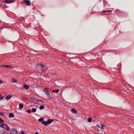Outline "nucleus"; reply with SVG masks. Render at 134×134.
Returning <instances> with one entry per match:
<instances>
[{
	"label": "nucleus",
	"instance_id": "14",
	"mask_svg": "<svg viewBox=\"0 0 134 134\" xmlns=\"http://www.w3.org/2000/svg\"><path fill=\"white\" fill-rule=\"evenodd\" d=\"M44 120V119L43 118H40L38 120V121H39L40 122H42L43 121V120Z\"/></svg>",
	"mask_w": 134,
	"mask_h": 134
},
{
	"label": "nucleus",
	"instance_id": "18",
	"mask_svg": "<svg viewBox=\"0 0 134 134\" xmlns=\"http://www.w3.org/2000/svg\"><path fill=\"white\" fill-rule=\"evenodd\" d=\"M36 111V108H34L32 109V111L33 112H35Z\"/></svg>",
	"mask_w": 134,
	"mask_h": 134
},
{
	"label": "nucleus",
	"instance_id": "31",
	"mask_svg": "<svg viewBox=\"0 0 134 134\" xmlns=\"http://www.w3.org/2000/svg\"><path fill=\"white\" fill-rule=\"evenodd\" d=\"M1 132V131H0V132Z\"/></svg>",
	"mask_w": 134,
	"mask_h": 134
},
{
	"label": "nucleus",
	"instance_id": "13",
	"mask_svg": "<svg viewBox=\"0 0 134 134\" xmlns=\"http://www.w3.org/2000/svg\"><path fill=\"white\" fill-rule=\"evenodd\" d=\"M105 126L103 124H101L100 127V129L101 130H102L104 129V127Z\"/></svg>",
	"mask_w": 134,
	"mask_h": 134
},
{
	"label": "nucleus",
	"instance_id": "15",
	"mask_svg": "<svg viewBox=\"0 0 134 134\" xmlns=\"http://www.w3.org/2000/svg\"><path fill=\"white\" fill-rule=\"evenodd\" d=\"M92 119L91 118H89L87 119V121L89 122H91L92 121Z\"/></svg>",
	"mask_w": 134,
	"mask_h": 134
},
{
	"label": "nucleus",
	"instance_id": "12",
	"mask_svg": "<svg viewBox=\"0 0 134 134\" xmlns=\"http://www.w3.org/2000/svg\"><path fill=\"white\" fill-rule=\"evenodd\" d=\"M53 120H52L49 119L47 120V121L48 122V124H49L52 122Z\"/></svg>",
	"mask_w": 134,
	"mask_h": 134
},
{
	"label": "nucleus",
	"instance_id": "25",
	"mask_svg": "<svg viewBox=\"0 0 134 134\" xmlns=\"http://www.w3.org/2000/svg\"><path fill=\"white\" fill-rule=\"evenodd\" d=\"M20 133V134H26V133H24V132L23 131H21Z\"/></svg>",
	"mask_w": 134,
	"mask_h": 134
},
{
	"label": "nucleus",
	"instance_id": "8",
	"mask_svg": "<svg viewBox=\"0 0 134 134\" xmlns=\"http://www.w3.org/2000/svg\"><path fill=\"white\" fill-rule=\"evenodd\" d=\"M71 111L73 113H77V111L74 108H72L71 109Z\"/></svg>",
	"mask_w": 134,
	"mask_h": 134
},
{
	"label": "nucleus",
	"instance_id": "24",
	"mask_svg": "<svg viewBox=\"0 0 134 134\" xmlns=\"http://www.w3.org/2000/svg\"><path fill=\"white\" fill-rule=\"evenodd\" d=\"M3 66H4V67H7V68H9L10 67V65H4Z\"/></svg>",
	"mask_w": 134,
	"mask_h": 134
},
{
	"label": "nucleus",
	"instance_id": "21",
	"mask_svg": "<svg viewBox=\"0 0 134 134\" xmlns=\"http://www.w3.org/2000/svg\"><path fill=\"white\" fill-rule=\"evenodd\" d=\"M111 10H106L105 11H103V13L105 12H111Z\"/></svg>",
	"mask_w": 134,
	"mask_h": 134
},
{
	"label": "nucleus",
	"instance_id": "20",
	"mask_svg": "<svg viewBox=\"0 0 134 134\" xmlns=\"http://www.w3.org/2000/svg\"><path fill=\"white\" fill-rule=\"evenodd\" d=\"M23 107V104H20L19 105V107L20 109L22 108Z\"/></svg>",
	"mask_w": 134,
	"mask_h": 134
},
{
	"label": "nucleus",
	"instance_id": "1",
	"mask_svg": "<svg viewBox=\"0 0 134 134\" xmlns=\"http://www.w3.org/2000/svg\"><path fill=\"white\" fill-rule=\"evenodd\" d=\"M44 92L45 93L47 97L49 99H50L51 98L50 93L49 90H48L47 88H44L43 89Z\"/></svg>",
	"mask_w": 134,
	"mask_h": 134
},
{
	"label": "nucleus",
	"instance_id": "28",
	"mask_svg": "<svg viewBox=\"0 0 134 134\" xmlns=\"http://www.w3.org/2000/svg\"><path fill=\"white\" fill-rule=\"evenodd\" d=\"M35 134H39V133L37 132H36L35 133Z\"/></svg>",
	"mask_w": 134,
	"mask_h": 134
},
{
	"label": "nucleus",
	"instance_id": "2",
	"mask_svg": "<svg viewBox=\"0 0 134 134\" xmlns=\"http://www.w3.org/2000/svg\"><path fill=\"white\" fill-rule=\"evenodd\" d=\"M0 127L6 129L7 130H8L10 129L7 125L4 124H2L0 125Z\"/></svg>",
	"mask_w": 134,
	"mask_h": 134
},
{
	"label": "nucleus",
	"instance_id": "7",
	"mask_svg": "<svg viewBox=\"0 0 134 134\" xmlns=\"http://www.w3.org/2000/svg\"><path fill=\"white\" fill-rule=\"evenodd\" d=\"M12 97V96L10 95H9L6 96V99L7 100H9Z\"/></svg>",
	"mask_w": 134,
	"mask_h": 134
},
{
	"label": "nucleus",
	"instance_id": "9",
	"mask_svg": "<svg viewBox=\"0 0 134 134\" xmlns=\"http://www.w3.org/2000/svg\"><path fill=\"white\" fill-rule=\"evenodd\" d=\"M14 117V115L12 113H11L9 115V118H12V117Z\"/></svg>",
	"mask_w": 134,
	"mask_h": 134
},
{
	"label": "nucleus",
	"instance_id": "3",
	"mask_svg": "<svg viewBox=\"0 0 134 134\" xmlns=\"http://www.w3.org/2000/svg\"><path fill=\"white\" fill-rule=\"evenodd\" d=\"M36 67L38 69L43 70L44 67V65L40 64H38L37 65Z\"/></svg>",
	"mask_w": 134,
	"mask_h": 134
},
{
	"label": "nucleus",
	"instance_id": "23",
	"mask_svg": "<svg viewBox=\"0 0 134 134\" xmlns=\"http://www.w3.org/2000/svg\"><path fill=\"white\" fill-rule=\"evenodd\" d=\"M27 112L29 113H30L31 112V110H28L27 111Z\"/></svg>",
	"mask_w": 134,
	"mask_h": 134
},
{
	"label": "nucleus",
	"instance_id": "19",
	"mask_svg": "<svg viewBox=\"0 0 134 134\" xmlns=\"http://www.w3.org/2000/svg\"><path fill=\"white\" fill-rule=\"evenodd\" d=\"M53 92L57 93L59 92V90H54L53 91Z\"/></svg>",
	"mask_w": 134,
	"mask_h": 134
},
{
	"label": "nucleus",
	"instance_id": "6",
	"mask_svg": "<svg viewBox=\"0 0 134 134\" xmlns=\"http://www.w3.org/2000/svg\"><path fill=\"white\" fill-rule=\"evenodd\" d=\"M3 2L7 3H10L13 2L12 0H5L3 1Z\"/></svg>",
	"mask_w": 134,
	"mask_h": 134
},
{
	"label": "nucleus",
	"instance_id": "22",
	"mask_svg": "<svg viewBox=\"0 0 134 134\" xmlns=\"http://www.w3.org/2000/svg\"><path fill=\"white\" fill-rule=\"evenodd\" d=\"M4 121V120L1 118H0V122H3Z\"/></svg>",
	"mask_w": 134,
	"mask_h": 134
},
{
	"label": "nucleus",
	"instance_id": "30",
	"mask_svg": "<svg viewBox=\"0 0 134 134\" xmlns=\"http://www.w3.org/2000/svg\"><path fill=\"white\" fill-rule=\"evenodd\" d=\"M1 113V114H2V113Z\"/></svg>",
	"mask_w": 134,
	"mask_h": 134
},
{
	"label": "nucleus",
	"instance_id": "11",
	"mask_svg": "<svg viewBox=\"0 0 134 134\" xmlns=\"http://www.w3.org/2000/svg\"><path fill=\"white\" fill-rule=\"evenodd\" d=\"M23 87L26 89H28L29 88V86L27 85H24Z\"/></svg>",
	"mask_w": 134,
	"mask_h": 134
},
{
	"label": "nucleus",
	"instance_id": "29",
	"mask_svg": "<svg viewBox=\"0 0 134 134\" xmlns=\"http://www.w3.org/2000/svg\"><path fill=\"white\" fill-rule=\"evenodd\" d=\"M97 127H99V125H97Z\"/></svg>",
	"mask_w": 134,
	"mask_h": 134
},
{
	"label": "nucleus",
	"instance_id": "17",
	"mask_svg": "<svg viewBox=\"0 0 134 134\" xmlns=\"http://www.w3.org/2000/svg\"><path fill=\"white\" fill-rule=\"evenodd\" d=\"M12 82L13 83L15 82H16V80L15 79L13 78L12 80Z\"/></svg>",
	"mask_w": 134,
	"mask_h": 134
},
{
	"label": "nucleus",
	"instance_id": "27",
	"mask_svg": "<svg viewBox=\"0 0 134 134\" xmlns=\"http://www.w3.org/2000/svg\"><path fill=\"white\" fill-rule=\"evenodd\" d=\"M3 96H2L0 98V99L1 100V99H3Z\"/></svg>",
	"mask_w": 134,
	"mask_h": 134
},
{
	"label": "nucleus",
	"instance_id": "16",
	"mask_svg": "<svg viewBox=\"0 0 134 134\" xmlns=\"http://www.w3.org/2000/svg\"><path fill=\"white\" fill-rule=\"evenodd\" d=\"M44 108V106L42 105H41L39 109L40 110H42V109H43Z\"/></svg>",
	"mask_w": 134,
	"mask_h": 134
},
{
	"label": "nucleus",
	"instance_id": "26",
	"mask_svg": "<svg viewBox=\"0 0 134 134\" xmlns=\"http://www.w3.org/2000/svg\"><path fill=\"white\" fill-rule=\"evenodd\" d=\"M3 81H2V80H0V83L1 84L3 83Z\"/></svg>",
	"mask_w": 134,
	"mask_h": 134
},
{
	"label": "nucleus",
	"instance_id": "4",
	"mask_svg": "<svg viewBox=\"0 0 134 134\" xmlns=\"http://www.w3.org/2000/svg\"><path fill=\"white\" fill-rule=\"evenodd\" d=\"M10 133L11 134H18L16 130L15 129H12L10 131Z\"/></svg>",
	"mask_w": 134,
	"mask_h": 134
},
{
	"label": "nucleus",
	"instance_id": "10",
	"mask_svg": "<svg viewBox=\"0 0 134 134\" xmlns=\"http://www.w3.org/2000/svg\"><path fill=\"white\" fill-rule=\"evenodd\" d=\"M42 123L44 125H48V122L47 121H43L42 122Z\"/></svg>",
	"mask_w": 134,
	"mask_h": 134
},
{
	"label": "nucleus",
	"instance_id": "5",
	"mask_svg": "<svg viewBox=\"0 0 134 134\" xmlns=\"http://www.w3.org/2000/svg\"><path fill=\"white\" fill-rule=\"evenodd\" d=\"M27 5H30V1L28 0H24L23 1Z\"/></svg>",
	"mask_w": 134,
	"mask_h": 134
}]
</instances>
